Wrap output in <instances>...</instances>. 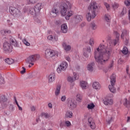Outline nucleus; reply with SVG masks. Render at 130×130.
Listing matches in <instances>:
<instances>
[{
	"label": "nucleus",
	"mask_w": 130,
	"mask_h": 130,
	"mask_svg": "<svg viewBox=\"0 0 130 130\" xmlns=\"http://www.w3.org/2000/svg\"><path fill=\"white\" fill-rule=\"evenodd\" d=\"M64 124L66 126H71V122L70 121H65Z\"/></svg>",
	"instance_id": "de8ad7c7"
},
{
	"label": "nucleus",
	"mask_w": 130,
	"mask_h": 130,
	"mask_svg": "<svg viewBox=\"0 0 130 130\" xmlns=\"http://www.w3.org/2000/svg\"><path fill=\"white\" fill-rule=\"evenodd\" d=\"M41 116L43 118H48L50 116L48 114H42L41 115Z\"/></svg>",
	"instance_id": "a18cd8bd"
},
{
	"label": "nucleus",
	"mask_w": 130,
	"mask_h": 130,
	"mask_svg": "<svg viewBox=\"0 0 130 130\" xmlns=\"http://www.w3.org/2000/svg\"><path fill=\"white\" fill-rule=\"evenodd\" d=\"M124 5H125V6L126 7H129L130 6V0H126L124 1Z\"/></svg>",
	"instance_id": "a19ab883"
},
{
	"label": "nucleus",
	"mask_w": 130,
	"mask_h": 130,
	"mask_svg": "<svg viewBox=\"0 0 130 130\" xmlns=\"http://www.w3.org/2000/svg\"><path fill=\"white\" fill-rule=\"evenodd\" d=\"M62 46L64 47V50L66 51H70L71 49H72V47L70 45H67V43H62Z\"/></svg>",
	"instance_id": "aec40b11"
},
{
	"label": "nucleus",
	"mask_w": 130,
	"mask_h": 130,
	"mask_svg": "<svg viewBox=\"0 0 130 130\" xmlns=\"http://www.w3.org/2000/svg\"><path fill=\"white\" fill-rule=\"evenodd\" d=\"M59 125H60V127L62 128L64 125V123L63 122H61Z\"/></svg>",
	"instance_id": "052dcab7"
},
{
	"label": "nucleus",
	"mask_w": 130,
	"mask_h": 130,
	"mask_svg": "<svg viewBox=\"0 0 130 130\" xmlns=\"http://www.w3.org/2000/svg\"><path fill=\"white\" fill-rule=\"evenodd\" d=\"M68 81L70 83H73L74 81V78L70 76L68 78Z\"/></svg>",
	"instance_id": "37998d69"
},
{
	"label": "nucleus",
	"mask_w": 130,
	"mask_h": 130,
	"mask_svg": "<svg viewBox=\"0 0 130 130\" xmlns=\"http://www.w3.org/2000/svg\"><path fill=\"white\" fill-rule=\"evenodd\" d=\"M32 56H33V58L35 61H36V60H38V59L40 58V55L38 54L32 55Z\"/></svg>",
	"instance_id": "72a5a7b5"
},
{
	"label": "nucleus",
	"mask_w": 130,
	"mask_h": 130,
	"mask_svg": "<svg viewBox=\"0 0 130 130\" xmlns=\"http://www.w3.org/2000/svg\"><path fill=\"white\" fill-rule=\"evenodd\" d=\"M129 121H130V117L129 116L127 117V122H129Z\"/></svg>",
	"instance_id": "774afa93"
},
{
	"label": "nucleus",
	"mask_w": 130,
	"mask_h": 130,
	"mask_svg": "<svg viewBox=\"0 0 130 130\" xmlns=\"http://www.w3.org/2000/svg\"><path fill=\"white\" fill-rule=\"evenodd\" d=\"M17 107H18V109H19V110H23V109L22 108V107H21L20 106V105H17Z\"/></svg>",
	"instance_id": "338daca9"
},
{
	"label": "nucleus",
	"mask_w": 130,
	"mask_h": 130,
	"mask_svg": "<svg viewBox=\"0 0 130 130\" xmlns=\"http://www.w3.org/2000/svg\"><path fill=\"white\" fill-rule=\"evenodd\" d=\"M14 99L15 100L16 105H17V106L19 105V103H18V101H17V99L16 98V96L14 97Z\"/></svg>",
	"instance_id": "680f3d73"
},
{
	"label": "nucleus",
	"mask_w": 130,
	"mask_h": 130,
	"mask_svg": "<svg viewBox=\"0 0 130 130\" xmlns=\"http://www.w3.org/2000/svg\"><path fill=\"white\" fill-rule=\"evenodd\" d=\"M95 66V62H92L87 65V70L89 72H93L94 70V66Z\"/></svg>",
	"instance_id": "a211bd4d"
},
{
	"label": "nucleus",
	"mask_w": 130,
	"mask_h": 130,
	"mask_svg": "<svg viewBox=\"0 0 130 130\" xmlns=\"http://www.w3.org/2000/svg\"><path fill=\"white\" fill-rule=\"evenodd\" d=\"M3 84H5V81L2 75H0V85H3Z\"/></svg>",
	"instance_id": "79ce46f5"
},
{
	"label": "nucleus",
	"mask_w": 130,
	"mask_h": 130,
	"mask_svg": "<svg viewBox=\"0 0 130 130\" xmlns=\"http://www.w3.org/2000/svg\"><path fill=\"white\" fill-rule=\"evenodd\" d=\"M55 80V74L52 73L49 76V83H52Z\"/></svg>",
	"instance_id": "6ab92c4d"
},
{
	"label": "nucleus",
	"mask_w": 130,
	"mask_h": 130,
	"mask_svg": "<svg viewBox=\"0 0 130 130\" xmlns=\"http://www.w3.org/2000/svg\"><path fill=\"white\" fill-rule=\"evenodd\" d=\"M68 68V63L67 62H62L57 69V72L58 74L61 73V71H66Z\"/></svg>",
	"instance_id": "6e6552de"
},
{
	"label": "nucleus",
	"mask_w": 130,
	"mask_h": 130,
	"mask_svg": "<svg viewBox=\"0 0 130 130\" xmlns=\"http://www.w3.org/2000/svg\"><path fill=\"white\" fill-rule=\"evenodd\" d=\"M92 88L95 90H100L101 89V85L99 82L95 81L92 83Z\"/></svg>",
	"instance_id": "dca6fc26"
},
{
	"label": "nucleus",
	"mask_w": 130,
	"mask_h": 130,
	"mask_svg": "<svg viewBox=\"0 0 130 130\" xmlns=\"http://www.w3.org/2000/svg\"><path fill=\"white\" fill-rule=\"evenodd\" d=\"M124 37H125V38H127V37H128V35H127V31H126V30H123L121 35V38L122 39H123Z\"/></svg>",
	"instance_id": "393cba45"
},
{
	"label": "nucleus",
	"mask_w": 130,
	"mask_h": 130,
	"mask_svg": "<svg viewBox=\"0 0 130 130\" xmlns=\"http://www.w3.org/2000/svg\"><path fill=\"white\" fill-rule=\"evenodd\" d=\"M126 14V8L123 7L122 9V11L121 12V14L123 16V15H125Z\"/></svg>",
	"instance_id": "ea45409f"
},
{
	"label": "nucleus",
	"mask_w": 130,
	"mask_h": 130,
	"mask_svg": "<svg viewBox=\"0 0 130 130\" xmlns=\"http://www.w3.org/2000/svg\"><path fill=\"white\" fill-rule=\"evenodd\" d=\"M104 5L105 6L107 10L109 11V10H110V6H109V4L104 3Z\"/></svg>",
	"instance_id": "c03bdc74"
},
{
	"label": "nucleus",
	"mask_w": 130,
	"mask_h": 130,
	"mask_svg": "<svg viewBox=\"0 0 130 130\" xmlns=\"http://www.w3.org/2000/svg\"><path fill=\"white\" fill-rule=\"evenodd\" d=\"M110 79L111 85H109L108 86L109 89L111 93H115L116 92V88L114 87V85L115 84V82L116 81L115 75L113 74L111 76Z\"/></svg>",
	"instance_id": "39448f33"
},
{
	"label": "nucleus",
	"mask_w": 130,
	"mask_h": 130,
	"mask_svg": "<svg viewBox=\"0 0 130 130\" xmlns=\"http://www.w3.org/2000/svg\"><path fill=\"white\" fill-rule=\"evenodd\" d=\"M119 41V39L117 38L116 39L113 40V44L114 46L117 44V43Z\"/></svg>",
	"instance_id": "58836bf2"
},
{
	"label": "nucleus",
	"mask_w": 130,
	"mask_h": 130,
	"mask_svg": "<svg viewBox=\"0 0 130 130\" xmlns=\"http://www.w3.org/2000/svg\"><path fill=\"white\" fill-rule=\"evenodd\" d=\"M29 12L31 15H32L33 16H36L37 15V13L34 8H31L29 9Z\"/></svg>",
	"instance_id": "cd10ccee"
},
{
	"label": "nucleus",
	"mask_w": 130,
	"mask_h": 130,
	"mask_svg": "<svg viewBox=\"0 0 130 130\" xmlns=\"http://www.w3.org/2000/svg\"><path fill=\"white\" fill-rule=\"evenodd\" d=\"M112 49L110 47L105 46L104 45H100L94 52L95 61L100 64H104L108 60L111 54Z\"/></svg>",
	"instance_id": "f257e3e1"
},
{
	"label": "nucleus",
	"mask_w": 130,
	"mask_h": 130,
	"mask_svg": "<svg viewBox=\"0 0 130 130\" xmlns=\"http://www.w3.org/2000/svg\"><path fill=\"white\" fill-rule=\"evenodd\" d=\"M76 97H77V99H76L77 101H78V102H81V101H82V96H81L80 94H77Z\"/></svg>",
	"instance_id": "e433bc0d"
},
{
	"label": "nucleus",
	"mask_w": 130,
	"mask_h": 130,
	"mask_svg": "<svg viewBox=\"0 0 130 130\" xmlns=\"http://www.w3.org/2000/svg\"><path fill=\"white\" fill-rule=\"evenodd\" d=\"M67 114H73V113L71 111H67Z\"/></svg>",
	"instance_id": "0e129e2a"
},
{
	"label": "nucleus",
	"mask_w": 130,
	"mask_h": 130,
	"mask_svg": "<svg viewBox=\"0 0 130 130\" xmlns=\"http://www.w3.org/2000/svg\"><path fill=\"white\" fill-rule=\"evenodd\" d=\"M3 40L5 42L3 43V49L5 52H11L13 46L18 47V43H17L16 39L13 37L10 38L9 39L5 38Z\"/></svg>",
	"instance_id": "f03ea898"
},
{
	"label": "nucleus",
	"mask_w": 130,
	"mask_h": 130,
	"mask_svg": "<svg viewBox=\"0 0 130 130\" xmlns=\"http://www.w3.org/2000/svg\"><path fill=\"white\" fill-rule=\"evenodd\" d=\"M85 25H86V23L85 22H83L81 23V24H80V26H81V28H83V27H85Z\"/></svg>",
	"instance_id": "bf43d9fd"
},
{
	"label": "nucleus",
	"mask_w": 130,
	"mask_h": 130,
	"mask_svg": "<svg viewBox=\"0 0 130 130\" xmlns=\"http://www.w3.org/2000/svg\"><path fill=\"white\" fill-rule=\"evenodd\" d=\"M45 54L47 56H49L50 57H53V56H55V57H58V52L53 50L47 49Z\"/></svg>",
	"instance_id": "0eeeda50"
},
{
	"label": "nucleus",
	"mask_w": 130,
	"mask_h": 130,
	"mask_svg": "<svg viewBox=\"0 0 130 130\" xmlns=\"http://www.w3.org/2000/svg\"><path fill=\"white\" fill-rule=\"evenodd\" d=\"M52 13H53V14H55V15H57V14H58V10L56 8H54L52 9Z\"/></svg>",
	"instance_id": "4c0bfd02"
},
{
	"label": "nucleus",
	"mask_w": 130,
	"mask_h": 130,
	"mask_svg": "<svg viewBox=\"0 0 130 130\" xmlns=\"http://www.w3.org/2000/svg\"><path fill=\"white\" fill-rule=\"evenodd\" d=\"M22 70H23L20 72L21 74H25V73H26V68L22 67Z\"/></svg>",
	"instance_id": "603ef678"
},
{
	"label": "nucleus",
	"mask_w": 130,
	"mask_h": 130,
	"mask_svg": "<svg viewBox=\"0 0 130 130\" xmlns=\"http://www.w3.org/2000/svg\"><path fill=\"white\" fill-rule=\"evenodd\" d=\"M89 44L91 46H93V44H94V40L91 39L89 41Z\"/></svg>",
	"instance_id": "3c124183"
},
{
	"label": "nucleus",
	"mask_w": 130,
	"mask_h": 130,
	"mask_svg": "<svg viewBox=\"0 0 130 130\" xmlns=\"http://www.w3.org/2000/svg\"><path fill=\"white\" fill-rule=\"evenodd\" d=\"M123 104L125 106V107H127V108H128L130 105V101H127V99H124L123 100Z\"/></svg>",
	"instance_id": "a878e982"
},
{
	"label": "nucleus",
	"mask_w": 130,
	"mask_h": 130,
	"mask_svg": "<svg viewBox=\"0 0 130 130\" xmlns=\"http://www.w3.org/2000/svg\"><path fill=\"white\" fill-rule=\"evenodd\" d=\"M68 106L71 109H74V108H76L77 107V102L74 99H69L68 100Z\"/></svg>",
	"instance_id": "1a4fd4ad"
},
{
	"label": "nucleus",
	"mask_w": 130,
	"mask_h": 130,
	"mask_svg": "<svg viewBox=\"0 0 130 130\" xmlns=\"http://www.w3.org/2000/svg\"><path fill=\"white\" fill-rule=\"evenodd\" d=\"M48 107H49V108H52V104L51 103H49Z\"/></svg>",
	"instance_id": "69168bd1"
},
{
	"label": "nucleus",
	"mask_w": 130,
	"mask_h": 130,
	"mask_svg": "<svg viewBox=\"0 0 130 130\" xmlns=\"http://www.w3.org/2000/svg\"><path fill=\"white\" fill-rule=\"evenodd\" d=\"M11 33V30H1V34L2 35H7V34H10Z\"/></svg>",
	"instance_id": "473e14b6"
},
{
	"label": "nucleus",
	"mask_w": 130,
	"mask_h": 130,
	"mask_svg": "<svg viewBox=\"0 0 130 130\" xmlns=\"http://www.w3.org/2000/svg\"><path fill=\"white\" fill-rule=\"evenodd\" d=\"M105 19L108 23H110L111 17H110V15H109V14H106L105 15Z\"/></svg>",
	"instance_id": "c756f323"
},
{
	"label": "nucleus",
	"mask_w": 130,
	"mask_h": 130,
	"mask_svg": "<svg viewBox=\"0 0 130 130\" xmlns=\"http://www.w3.org/2000/svg\"><path fill=\"white\" fill-rule=\"evenodd\" d=\"M39 0H27L28 5H34L36 4Z\"/></svg>",
	"instance_id": "7c9ffc66"
},
{
	"label": "nucleus",
	"mask_w": 130,
	"mask_h": 130,
	"mask_svg": "<svg viewBox=\"0 0 130 130\" xmlns=\"http://www.w3.org/2000/svg\"><path fill=\"white\" fill-rule=\"evenodd\" d=\"M9 109L13 111V110L14 109V106H13V105H10L9 107Z\"/></svg>",
	"instance_id": "e2e57ef3"
},
{
	"label": "nucleus",
	"mask_w": 130,
	"mask_h": 130,
	"mask_svg": "<svg viewBox=\"0 0 130 130\" xmlns=\"http://www.w3.org/2000/svg\"><path fill=\"white\" fill-rule=\"evenodd\" d=\"M5 62L8 63V64H12L14 63V59L12 58H7L5 59Z\"/></svg>",
	"instance_id": "c85d7f7f"
},
{
	"label": "nucleus",
	"mask_w": 130,
	"mask_h": 130,
	"mask_svg": "<svg viewBox=\"0 0 130 130\" xmlns=\"http://www.w3.org/2000/svg\"><path fill=\"white\" fill-rule=\"evenodd\" d=\"M112 7L113 8H114V9H117V8H118V4L115 3L114 4H113L112 5Z\"/></svg>",
	"instance_id": "09e8293b"
},
{
	"label": "nucleus",
	"mask_w": 130,
	"mask_h": 130,
	"mask_svg": "<svg viewBox=\"0 0 130 130\" xmlns=\"http://www.w3.org/2000/svg\"><path fill=\"white\" fill-rule=\"evenodd\" d=\"M61 32L66 34L68 33V25L66 24H63L61 25Z\"/></svg>",
	"instance_id": "f3484780"
},
{
	"label": "nucleus",
	"mask_w": 130,
	"mask_h": 130,
	"mask_svg": "<svg viewBox=\"0 0 130 130\" xmlns=\"http://www.w3.org/2000/svg\"><path fill=\"white\" fill-rule=\"evenodd\" d=\"M47 39L51 41H57V40H58V38L57 37V35H52L48 36Z\"/></svg>",
	"instance_id": "4468645a"
},
{
	"label": "nucleus",
	"mask_w": 130,
	"mask_h": 130,
	"mask_svg": "<svg viewBox=\"0 0 130 130\" xmlns=\"http://www.w3.org/2000/svg\"><path fill=\"white\" fill-rule=\"evenodd\" d=\"M9 12L14 17H20L22 14L20 10L13 7H9Z\"/></svg>",
	"instance_id": "423d86ee"
},
{
	"label": "nucleus",
	"mask_w": 130,
	"mask_h": 130,
	"mask_svg": "<svg viewBox=\"0 0 130 130\" xmlns=\"http://www.w3.org/2000/svg\"><path fill=\"white\" fill-rule=\"evenodd\" d=\"M72 8V4L70 2L62 3L60 6V13L62 16H67L66 17V20H70V17L73 16V11H68V9H71Z\"/></svg>",
	"instance_id": "7ed1b4c3"
},
{
	"label": "nucleus",
	"mask_w": 130,
	"mask_h": 130,
	"mask_svg": "<svg viewBox=\"0 0 130 130\" xmlns=\"http://www.w3.org/2000/svg\"><path fill=\"white\" fill-rule=\"evenodd\" d=\"M90 28L92 29V30H96L97 28V25L94 22H91L90 23Z\"/></svg>",
	"instance_id": "2f4dec72"
},
{
	"label": "nucleus",
	"mask_w": 130,
	"mask_h": 130,
	"mask_svg": "<svg viewBox=\"0 0 130 130\" xmlns=\"http://www.w3.org/2000/svg\"><path fill=\"white\" fill-rule=\"evenodd\" d=\"M60 88H61L60 85H57V87H56V90L55 91V95L56 96H58V95H59V94L60 93Z\"/></svg>",
	"instance_id": "bb28decb"
},
{
	"label": "nucleus",
	"mask_w": 130,
	"mask_h": 130,
	"mask_svg": "<svg viewBox=\"0 0 130 130\" xmlns=\"http://www.w3.org/2000/svg\"><path fill=\"white\" fill-rule=\"evenodd\" d=\"M113 120V118L112 115L108 114L106 115V121L108 123L110 124L111 121Z\"/></svg>",
	"instance_id": "412c9836"
},
{
	"label": "nucleus",
	"mask_w": 130,
	"mask_h": 130,
	"mask_svg": "<svg viewBox=\"0 0 130 130\" xmlns=\"http://www.w3.org/2000/svg\"><path fill=\"white\" fill-rule=\"evenodd\" d=\"M83 55L86 57V59L91 55V48L90 47H87L85 50L83 52Z\"/></svg>",
	"instance_id": "9d476101"
},
{
	"label": "nucleus",
	"mask_w": 130,
	"mask_h": 130,
	"mask_svg": "<svg viewBox=\"0 0 130 130\" xmlns=\"http://www.w3.org/2000/svg\"><path fill=\"white\" fill-rule=\"evenodd\" d=\"M8 101V98H6V95L2 94L0 95V103L2 105H5Z\"/></svg>",
	"instance_id": "f8f14e48"
},
{
	"label": "nucleus",
	"mask_w": 130,
	"mask_h": 130,
	"mask_svg": "<svg viewBox=\"0 0 130 130\" xmlns=\"http://www.w3.org/2000/svg\"><path fill=\"white\" fill-rule=\"evenodd\" d=\"M88 10L89 12H91V13L88 12L86 14V19L88 22H90L92 18L94 19V18H95V17H96L97 15L96 12L98 11V6H97V4L96 2H91L90 3V5L88 7Z\"/></svg>",
	"instance_id": "20e7f679"
},
{
	"label": "nucleus",
	"mask_w": 130,
	"mask_h": 130,
	"mask_svg": "<svg viewBox=\"0 0 130 130\" xmlns=\"http://www.w3.org/2000/svg\"><path fill=\"white\" fill-rule=\"evenodd\" d=\"M66 98L65 95H63L61 98V101H62V102H64V101H66Z\"/></svg>",
	"instance_id": "4d7b16f0"
},
{
	"label": "nucleus",
	"mask_w": 130,
	"mask_h": 130,
	"mask_svg": "<svg viewBox=\"0 0 130 130\" xmlns=\"http://www.w3.org/2000/svg\"><path fill=\"white\" fill-rule=\"evenodd\" d=\"M87 85H88V83L86 82V81H82L80 82V86L82 89H83V90H85L87 89Z\"/></svg>",
	"instance_id": "4be33fe9"
},
{
	"label": "nucleus",
	"mask_w": 130,
	"mask_h": 130,
	"mask_svg": "<svg viewBox=\"0 0 130 130\" xmlns=\"http://www.w3.org/2000/svg\"><path fill=\"white\" fill-rule=\"evenodd\" d=\"M42 8V4L38 3L36 6H35V7L34 8L35 9L36 12H37V14H39Z\"/></svg>",
	"instance_id": "ddd939ff"
},
{
	"label": "nucleus",
	"mask_w": 130,
	"mask_h": 130,
	"mask_svg": "<svg viewBox=\"0 0 130 130\" xmlns=\"http://www.w3.org/2000/svg\"><path fill=\"white\" fill-rule=\"evenodd\" d=\"M105 105H112L113 104V101L112 99H108L104 102Z\"/></svg>",
	"instance_id": "b1692460"
},
{
	"label": "nucleus",
	"mask_w": 130,
	"mask_h": 130,
	"mask_svg": "<svg viewBox=\"0 0 130 130\" xmlns=\"http://www.w3.org/2000/svg\"><path fill=\"white\" fill-rule=\"evenodd\" d=\"M72 117H73V115L72 114H66L65 116L66 118H72Z\"/></svg>",
	"instance_id": "8fccbe9b"
},
{
	"label": "nucleus",
	"mask_w": 130,
	"mask_h": 130,
	"mask_svg": "<svg viewBox=\"0 0 130 130\" xmlns=\"http://www.w3.org/2000/svg\"><path fill=\"white\" fill-rule=\"evenodd\" d=\"M114 34L116 36V39L119 38V33H118L117 31H114Z\"/></svg>",
	"instance_id": "864d4df0"
},
{
	"label": "nucleus",
	"mask_w": 130,
	"mask_h": 130,
	"mask_svg": "<svg viewBox=\"0 0 130 130\" xmlns=\"http://www.w3.org/2000/svg\"><path fill=\"white\" fill-rule=\"evenodd\" d=\"M23 43L25 45H26V46H30V43L28 42V41H26V39H24L23 40Z\"/></svg>",
	"instance_id": "49530a36"
},
{
	"label": "nucleus",
	"mask_w": 130,
	"mask_h": 130,
	"mask_svg": "<svg viewBox=\"0 0 130 130\" xmlns=\"http://www.w3.org/2000/svg\"><path fill=\"white\" fill-rule=\"evenodd\" d=\"M30 109L31 111H35V110H36V107L34 106H32L30 107Z\"/></svg>",
	"instance_id": "5fc2aeb1"
},
{
	"label": "nucleus",
	"mask_w": 130,
	"mask_h": 130,
	"mask_svg": "<svg viewBox=\"0 0 130 130\" xmlns=\"http://www.w3.org/2000/svg\"><path fill=\"white\" fill-rule=\"evenodd\" d=\"M88 124L92 128V129H95L96 127V125H95V122H94V120H93V118L92 117H89L88 119Z\"/></svg>",
	"instance_id": "9b49d317"
},
{
	"label": "nucleus",
	"mask_w": 130,
	"mask_h": 130,
	"mask_svg": "<svg viewBox=\"0 0 130 130\" xmlns=\"http://www.w3.org/2000/svg\"><path fill=\"white\" fill-rule=\"evenodd\" d=\"M94 107L95 105H94L93 103H91L87 105V108H88V109H94Z\"/></svg>",
	"instance_id": "f704fd0d"
},
{
	"label": "nucleus",
	"mask_w": 130,
	"mask_h": 130,
	"mask_svg": "<svg viewBox=\"0 0 130 130\" xmlns=\"http://www.w3.org/2000/svg\"><path fill=\"white\" fill-rule=\"evenodd\" d=\"M122 52L123 54H127V52H128V50H127V48L126 47H124L122 50Z\"/></svg>",
	"instance_id": "c9c22d12"
},
{
	"label": "nucleus",
	"mask_w": 130,
	"mask_h": 130,
	"mask_svg": "<svg viewBox=\"0 0 130 130\" xmlns=\"http://www.w3.org/2000/svg\"><path fill=\"white\" fill-rule=\"evenodd\" d=\"M73 75H74V80H78V79H79V77H77V74L76 73H73Z\"/></svg>",
	"instance_id": "13d9d810"
},
{
	"label": "nucleus",
	"mask_w": 130,
	"mask_h": 130,
	"mask_svg": "<svg viewBox=\"0 0 130 130\" xmlns=\"http://www.w3.org/2000/svg\"><path fill=\"white\" fill-rule=\"evenodd\" d=\"M83 20V16L81 15H76L75 17V22L76 24H78V23H80L81 21Z\"/></svg>",
	"instance_id": "5701e85b"
},
{
	"label": "nucleus",
	"mask_w": 130,
	"mask_h": 130,
	"mask_svg": "<svg viewBox=\"0 0 130 130\" xmlns=\"http://www.w3.org/2000/svg\"><path fill=\"white\" fill-rule=\"evenodd\" d=\"M26 63L31 64V66H34V63L35 61H34V58H33V56H29L28 58H27L26 60Z\"/></svg>",
	"instance_id": "2eb2a0df"
},
{
	"label": "nucleus",
	"mask_w": 130,
	"mask_h": 130,
	"mask_svg": "<svg viewBox=\"0 0 130 130\" xmlns=\"http://www.w3.org/2000/svg\"><path fill=\"white\" fill-rule=\"evenodd\" d=\"M114 64V61H112V62L111 63V64L109 66V69H111V68H113Z\"/></svg>",
	"instance_id": "6e6d98bb"
}]
</instances>
